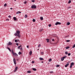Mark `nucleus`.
I'll return each mask as SVG.
<instances>
[{"label": "nucleus", "instance_id": "obj_11", "mask_svg": "<svg viewBox=\"0 0 75 75\" xmlns=\"http://www.w3.org/2000/svg\"><path fill=\"white\" fill-rule=\"evenodd\" d=\"M13 20H15V21L17 20V18H16V17H14L13 18Z\"/></svg>", "mask_w": 75, "mask_h": 75}, {"label": "nucleus", "instance_id": "obj_31", "mask_svg": "<svg viewBox=\"0 0 75 75\" xmlns=\"http://www.w3.org/2000/svg\"><path fill=\"white\" fill-rule=\"evenodd\" d=\"M57 67H60V66L59 65H57L56 66Z\"/></svg>", "mask_w": 75, "mask_h": 75}, {"label": "nucleus", "instance_id": "obj_44", "mask_svg": "<svg viewBox=\"0 0 75 75\" xmlns=\"http://www.w3.org/2000/svg\"><path fill=\"white\" fill-rule=\"evenodd\" d=\"M20 50H23V48H22V47H21V48H20Z\"/></svg>", "mask_w": 75, "mask_h": 75}, {"label": "nucleus", "instance_id": "obj_43", "mask_svg": "<svg viewBox=\"0 0 75 75\" xmlns=\"http://www.w3.org/2000/svg\"><path fill=\"white\" fill-rule=\"evenodd\" d=\"M6 21H9V19H7L6 20Z\"/></svg>", "mask_w": 75, "mask_h": 75}, {"label": "nucleus", "instance_id": "obj_47", "mask_svg": "<svg viewBox=\"0 0 75 75\" xmlns=\"http://www.w3.org/2000/svg\"><path fill=\"white\" fill-rule=\"evenodd\" d=\"M53 71H50V73H53Z\"/></svg>", "mask_w": 75, "mask_h": 75}, {"label": "nucleus", "instance_id": "obj_4", "mask_svg": "<svg viewBox=\"0 0 75 75\" xmlns=\"http://www.w3.org/2000/svg\"><path fill=\"white\" fill-rule=\"evenodd\" d=\"M66 57H67V56H65L63 57L62 58H61V61H64V59L65 58H66Z\"/></svg>", "mask_w": 75, "mask_h": 75}, {"label": "nucleus", "instance_id": "obj_55", "mask_svg": "<svg viewBox=\"0 0 75 75\" xmlns=\"http://www.w3.org/2000/svg\"><path fill=\"white\" fill-rule=\"evenodd\" d=\"M38 50H39V49H38Z\"/></svg>", "mask_w": 75, "mask_h": 75}, {"label": "nucleus", "instance_id": "obj_25", "mask_svg": "<svg viewBox=\"0 0 75 75\" xmlns=\"http://www.w3.org/2000/svg\"><path fill=\"white\" fill-rule=\"evenodd\" d=\"M71 3V0H69L68 3H69H69Z\"/></svg>", "mask_w": 75, "mask_h": 75}, {"label": "nucleus", "instance_id": "obj_5", "mask_svg": "<svg viewBox=\"0 0 75 75\" xmlns=\"http://www.w3.org/2000/svg\"><path fill=\"white\" fill-rule=\"evenodd\" d=\"M17 69H18V67H15V70L14 71V72H16L17 71Z\"/></svg>", "mask_w": 75, "mask_h": 75}, {"label": "nucleus", "instance_id": "obj_49", "mask_svg": "<svg viewBox=\"0 0 75 75\" xmlns=\"http://www.w3.org/2000/svg\"><path fill=\"white\" fill-rule=\"evenodd\" d=\"M71 8V7H69L68 8V9H69V8Z\"/></svg>", "mask_w": 75, "mask_h": 75}, {"label": "nucleus", "instance_id": "obj_45", "mask_svg": "<svg viewBox=\"0 0 75 75\" xmlns=\"http://www.w3.org/2000/svg\"><path fill=\"white\" fill-rule=\"evenodd\" d=\"M42 31V29H41L40 30V32H41V31Z\"/></svg>", "mask_w": 75, "mask_h": 75}, {"label": "nucleus", "instance_id": "obj_42", "mask_svg": "<svg viewBox=\"0 0 75 75\" xmlns=\"http://www.w3.org/2000/svg\"><path fill=\"white\" fill-rule=\"evenodd\" d=\"M41 47V45L39 44L38 46V47Z\"/></svg>", "mask_w": 75, "mask_h": 75}, {"label": "nucleus", "instance_id": "obj_29", "mask_svg": "<svg viewBox=\"0 0 75 75\" xmlns=\"http://www.w3.org/2000/svg\"><path fill=\"white\" fill-rule=\"evenodd\" d=\"M68 56H70V55H71V53H68Z\"/></svg>", "mask_w": 75, "mask_h": 75}, {"label": "nucleus", "instance_id": "obj_16", "mask_svg": "<svg viewBox=\"0 0 75 75\" xmlns=\"http://www.w3.org/2000/svg\"><path fill=\"white\" fill-rule=\"evenodd\" d=\"M69 65V63H68V64H66L65 65V67H68V66Z\"/></svg>", "mask_w": 75, "mask_h": 75}, {"label": "nucleus", "instance_id": "obj_46", "mask_svg": "<svg viewBox=\"0 0 75 75\" xmlns=\"http://www.w3.org/2000/svg\"><path fill=\"white\" fill-rule=\"evenodd\" d=\"M27 48H29V46H27Z\"/></svg>", "mask_w": 75, "mask_h": 75}, {"label": "nucleus", "instance_id": "obj_32", "mask_svg": "<svg viewBox=\"0 0 75 75\" xmlns=\"http://www.w3.org/2000/svg\"><path fill=\"white\" fill-rule=\"evenodd\" d=\"M6 6H7V4H4V6L6 7Z\"/></svg>", "mask_w": 75, "mask_h": 75}, {"label": "nucleus", "instance_id": "obj_40", "mask_svg": "<svg viewBox=\"0 0 75 75\" xmlns=\"http://www.w3.org/2000/svg\"><path fill=\"white\" fill-rule=\"evenodd\" d=\"M72 66L70 65V68H72Z\"/></svg>", "mask_w": 75, "mask_h": 75}, {"label": "nucleus", "instance_id": "obj_28", "mask_svg": "<svg viewBox=\"0 0 75 75\" xmlns=\"http://www.w3.org/2000/svg\"><path fill=\"white\" fill-rule=\"evenodd\" d=\"M65 54H66V55H67L68 54V52L66 51L65 52Z\"/></svg>", "mask_w": 75, "mask_h": 75}, {"label": "nucleus", "instance_id": "obj_10", "mask_svg": "<svg viewBox=\"0 0 75 75\" xmlns=\"http://www.w3.org/2000/svg\"><path fill=\"white\" fill-rule=\"evenodd\" d=\"M20 13H21V12L20 11H18L16 13V14H20Z\"/></svg>", "mask_w": 75, "mask_h": 75}, {"label": "nucleus", "instance_id": "obj_17", "mask_svg": "<svg viewBox=\"0 0 75 75\" xmlns=\"http://www.w3.org/2000/svg\"><path fill=\"white\" fill-rule=\"evenodd\" d=\"M46 41H47V42H49V39H46Z\"/></svg>", "mask_w": 75, "mask_h": 75}, {"label": "nucleus", "instance_id": "obj_2", "mask_svg": "<svg viewBox=\"0 0 75 75\" xmlns=\"http://www.w3.org/2000/svg\"><path fill=\"white\" fill-rule=\"evenodd\" d=\"M31 7L32 8H33V9H35L37 8V6L35 5H32Z\"/></svg>", "mask_w": 75, "mask_h": 75}, {"label": "nucleus", "instance_id": "obj_50", "mask_svg": "<svg viewBox=\"0 0 75 75\" xmlns=\"http://www.w3.org/2000/svg\"><path fill=\"white\" fill-rule=\"evenodd\" d=\"M16 45H17L18 46V43H16Z\"/></svg>", "mask_w": 75, "mask_h": 75}, {"label": "nucleus", "instance_id": "obj_34", "mask_svg": "<svg viewBox=\"0 0 75 75\" xmlns=\"http://www.w3.org/2000/svg\"><path fill=\"white\" fill-rule=\"evenodd\" d=\"M66 49H68L69 48V47H67L66 48Z\"/></svg>", "mask_w": 75, "mask_h": 75}, {"label": "nucleus", "instance_id": "obj_48", "mask_svg": "<svg viewBox=\"0 0 75 75\" xmlns=\"http://www.w3.org/2000/svg\"><path fill=\"white\" fill-rule=\"evenodd\" d=\"M32 2H34L35 1H34V0H32Z\"/></svg>", "mask_w": 75, "mask_h": 75}, {"label": "nucleus", "instance_id": "obj_27", "mask_svg": "<svg viewBox=\"0 0 75 75\" xmlns=\"http://www.w3.org/2000/svg\"><path fill=\"white\" fill-rule=\"evenodd\" d=\"M21 47V45L19 46L18 47V49H20V47Z\"/></svg>", "mask_w": 75, "mask_h": 75}, {"label": "nucleus", "instance_id": "obj_39", "mask_svg": "<svg viewBox=\"0 0 75 75\" xmlns=\"http://www.w3.org/2000/svg\"><path fill=\"white\" fill-rule=\"evenodd\" d=\"M49 27H50L51 26V24L49 25Z\"/></svg>", "mask_w": 75, "mask_h": 75}, {"label": "nucleus", "instance_id": "obj_19", "mask_svg": "<svg viewBox=\"0 0 75 75\" xmlns=\"http://www.w3.org/2000/svg\"><path fill=\"white\" fill-rule=\"evenodd\" d=\"M33 22H35V20L34 19H33Z\"/></svg>", "mask_w": 75, "mask_h": 75}, {"label": "nucleus", "instance_id": "obj_33", "mask_svg": "<svg viewBox=\"0 0 75 75\" xmlns=\"http://www.w3.org/2000/svg\"><path fill=\"white\" fill-rule=\"evenodd\" d=\"M25 18H27V15L26 14L25 16Z\"/></svg>", "mask_w": 75, "mask_h": 75}, {"label": "nucleus", "instance_id": "obj_8", "mask_svg": "<svg viewBox=\"0 0 75 75\" xmlns=\"http://www.w3.org/2000/svg\"><path fill=\"white\" fill-rule=\"evenodd\" d=\"M13 55H15V56H16V57H17V56H18V54H17L16 53H14Z\"/></svg>", "mask_w": 75, "mask_h": 75}, {"label": "nucleus", "instance_id": "obj_3", "mask_svg": "<svg viewBox=\"0 0 75 75\" xmlns=\"http://www.w3.org/2000/svg\"><path fill=\"white\" fill-rule=\"evenodd\" d=\"M61 24V23L59 22H57L55 23V25H60V24Z\"/></svg>", "mask_w": 75, "mask_h": 75}, {"label": "nucleus", "instance_id": "obj_13", "mask_svg": "<svg viewBox=\"0 0 75 75\" xmlns=\"http://www.w3.org/2000/svg\"><path fill=\"white\" fill-rule=\"evenodd\" d=\"M40 18L41 20H43V17H40Z\"/></svg>", "mask_w": 75, "mask_h": 75}, {"label": "nucleus", "instance_id": "obj_36", "mask_svg": "<svg viewBox=\"0 0 75 75\" xmlns=\"http://www.w3.org/2000/svg\"><path fill=\"white\" fill-rule=\"evenodd\" d=\"M24 4H27V1H25L24 2Z\"/></svg>", "mask_w": 75, "mask_h": 75}, {"label": "nucleus", "instance_id": "obj_21", "mask_svg": "<svg viewBox=\"0 0 75 75\" xmlns=\"http://www.w3.org/2000/svg\"><path fill=\"white\" fill-rule=\"evenodd\" d=\"M7 48L8 50L9 51L11 52V50H10V48L8 47Z\"/></svg>", "mask_w": 75, "mask_h": 75}, {"label": "nucleus", "instance_id": "obj_23", "mask_svg": "<svg viewBox=\"0 0 75 75\" xmlns=\"http://www.w3.org/2000/svg\"><path fill=\"white\" fill-rule=\"evenodd\" d=\"M12 52L13 55V54H14V51H13V50H12Z\"/></svg>", "mask_w": 75, "mask_h": 75}, {"label": "nucleus", "instance_id": "obj_37", "mask_svg": "<svg viewBox=\"0 0 75 75\" xmlns=\"http://www.w3.org/2000/svg\"><path fill=\"white\" fill-rule=\"evenodd\" d=\"M41 54H42V55H43L44 54V52H41Z\"/></svg>", "mask_w": 75, "mask_h": 75}, {"label": "nucleus", "instance_id": "obj_26", "mask_svg": "<svg viewBox=\"0 0 75 75\" xmlns=\"http://www.w3.org/2000/svg\"><path fill=\"white\" fill-rule=\"evenodd\" d=\"M75 44L73 46H72V48H75Z\"/></svg>", "mask_w": 75, "mask_h": 75}, {"label": "nucleus", "instance_id": "obj_1", "mask_svg": "<svg viewBox=\"0 0 75 75\" xmlns=\"http://www.w3.org/2000/svg\"><path fill=\"white\" fill-rule=\"evenodd\" d=\"M20 32L19 31L17 30L16 31V33H15V36H18L19 38H20Z\"/></svg>", "mask_w": 75, "mask_h": 75}, {"label": "nucleus", "instance_id": "obj_9", "mask_svg": "<svg viewBox=\"0 0 75 75\" xmlns=\"http://www.w3.org/2000/svg\"><path fill=\"white\" fill-rule=\"evenodd\" d=\"M39 59L40 61H42V60H44V59L43 58H41V57H40L39 58Z\"/></svg>", "mask_w": 75, "mask_h": 75}, {"label": "nucleus", "instance_id": "obj_12", "mask_svg": "<svg viewBox=\"0 0 75 75\" xmlns=\"http://www.w3.org/2000/svg\"><path fill=\"white\" fill-rule=\"evenodd\" d=\"M33 70V71H37V69H36L35 68H33L32 69Z\"/></svg>", "mask_w": 75, "mask_h": 75}, {"label": "nucleus", "instance_id": "obj_52", "mask_svg": "<svg viewBox=\"0 0 75 75\" xmlns=\"http://www.w3.org/2000/svg\"><path fill=\"white\" fill-rule=\"evenodd\" d=\"M10 9H11V10H12L13 9V8H11Z\"/></svg>", "mask_w": 75, "mask_h": 75}, {"label": "nucleus", "instance_id": "obj_51", "mask_svg": "<svg viewBox=\"0 0 75 75\" xmlns=\"http://www.w3.org/2000/svg\"><path fill=\"white\" fill-rule=\"evenodd\" d=\"M52 41H54V39H52Z\"/></svg>", "mask_w": 75, "mask_h": 75}, {"label": "nucleus", "instance_id": "obj_53", "mask_svg": "<svg viewBox=\"0 0 75 75\" xmlns=\"http://www.w3.org/2000/svg\"><path fill=\"white\" fill-rule=\"evenodd\" d=\"M42 62V63H43V62Z\"/></svg>", "mask_w": 75, "mask_h": 75}, {"label": "nucleus", "instance_id": "obj_18", "mask_svg": "<svg viewBox=\"0 0 75 75\" xmlns=\"http://www.w3.org/2000/svg\"><path fill=\"white\" fill-rule=\"evenodd\" d=\"M51 61H52V59H49V62H51Z\"/></svg>", "mask_w": 75, "mask_h": 75}, {"label": "nucleus", "instance_id": "obj_57", "mask_svg": "<svg viewBox=\"0 0 75 75\" xmlns=\"http://www.w3.org/2000/svg\"><path fill=\"white\" fill-rule=\"evenodd\" d=\"M18 59L17 60V61H18Z\"/></svg>", "mask_w": 75, "mask_h": 75}, {"label": "nucleus", "instance_id": "obj_24", "mask_svg": "<svg viewBox=\"0 0 75 75\" xmlns=\"http://www.w3.org/2000/svg\"><path fill=\"white\" fill-rule=\"evenodd\" d=\"M28 73H31V71H27Z\"/></svg>", "mask_w": 75, "mask_h": 75}, {"label": "nucleus", "instance_id": "obj_20", "mask_svg": "<svg viewBox=\"0 0 75 75\" xmlns=\"http://www.w3.org/2000/svg\"><path fill=\"white\" fill-rule=\"evenodd\" d=\"M70 24V23H69V22H68L67 23V25H69Z\"/></svg>", "mask_w": 75, "mask_h": 75}, {"label": "nucleus", "instance_id": "obj_14", "mask_svg": "<svg viewBox=\"0 0 75 75\" xmlns=\"http://www.w3.org/2000/svg\"><path fill=\"white\" fill-rule=\"evenodd\" d=\"M74 65V62H72L71 64L70 65H71L72 66V65Z\"/></svg>", "mask_w": 75, "mask_h": 75}, {"label": "nucleus", "instance_id": "obj_35", "mask_svg": "<svg viewBox=\"0 0 75 75\" xmlns=\"http://www.w3.org/2000/svg\"><path fill=\"white\" fill-rule=\"evenodd\" d=\"M35 62H34V61H32V64H34V63Z\"/></svg>", "mask_w": 75, "mask_h": 75}, {"label": "nucleus", "instance_id": "obj_15", "mask_svg": "<svg viewBox=\"0 0 75 75\" xmlns=\"http://www.w3.org/2000/svg\"><path fill=\"white\" fill-rule=\"evenodd\" d=\"M32 54V51H31L29 52V55H31Z\"/></svg>", "mask_w": 75, "mask_h": 75}, {"label": "nucleus", "instance_id": "obj_6", "mask_svg": "<svg viewBox=\"0 0 75 75\" xmlns=\"http://www.w3.org/2000/svg\"><path fill=\"white\" fill-rule=\"evenodd\" d=\"M13 62L15 65H16L17 63H16V59H13Z\"/></svg>", "mask_w": 75, "mask_h": 75}, {"label": "nucleus", "instance_id": "obj_7", "mask_svg": "<svg viewBox=\"0 0 75 75\" xmlns=\"http://www.w3.org/2000/svg\"><path fill=\"white\" fill-rule=\"evenodd\" d=\"M12 44L11 43V42H9L8 44H7V45H12Z\"/></svg>", "mask_w": 75, "mask_h": 75}, {"label": "nucleus", "instance_id": "obj_38", "mask_svg": "<svg viewBox=\"0 0 75 75\" xmlns=\"http://www.w3.org/2000/svg\"><path fill=\"white\" fill-rule=\"evenodd\" d=\"M8 17L9 18H11V16H10V15H9V16H8Z\"/></svg>", "mask_w": 75, "mask_h": 75}, {"label": "nucleus", "instance_id": "obj_30", "mask_svg": "<svg viewBox=\"0 0 75 75\" xmlns=\"http://www.w3.org/2000/svg\"><path fill=\"white\" fill-rule=\"evenodd\" d=\"M15 42H18V41H17V40H15Z\"/></svg>", "mask_w": 75, "mask_h": 75}, {"label": "nucleus", "instance_id": "obj_56", "mask_svg": "<svg viewBox=\"0 0 75 75\" xmlns=\"http://www.w3.org/2000/svg\"><path fill=\"white\" fill-rule=\"evenodd\" d=\"M54 37H55V36H54Z\"/></svg>", "mask_w": 75, "mask_h": 75}, {"label": "nucleus", "instance_id": "obj_54", "mask_svg": "<svg viewBox=\"0 0 75 75\" xmlns=\"http://www.w3.org/2000/svg\"><path fill=\"white\" fill-rule=\"evenodd\" d=\"M15 1H16V0H14Z\"/></svg>", "mask_w": 75, "mask_h": 75}, {"label": "nucleus", "instance_id": "obj_22", "mask_svg": "<svg viewBox=\"0 0 75 75\" xmlns=\"http://www.w3.org/2000/svg\"><path fill=\"white\" fill-rule=\"evenodd\" d=\"M21 52H18V54L19 55H21Z\"/></svg>", "mask_w": 75, "mask_h": 75}, {"label": "nucleus", "instance_id": "obj_41", "mask_svg": "<svg viewBox=\"0 0 75 75\" xmlns=\"http://www.w3.org/2000/svg\"><path fill=\"white\" fill-rule=\"evenodd\" d=\"M66 41L67 42H69V41H70V40H67Z\"/></svg>", "mask_w": 75, "mask_h": 75}]
</instances>
